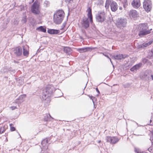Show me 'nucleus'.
I'll use <instances>...</instances> for the list:
<instances>
[{
    "label": "nucleus",
    "instance_id": "nucleus-1",
    "mask_svg": "<svg viewBox=\"0 0 153 153\" xmlns=\"http://www.w3.org/2000/svg\"><path fill=\"white\" fill-rule=\"evenodd\" d=\"M65 15L64 11L62 10H57L53 14V22L57 25H59L62 21Z\"/></svg>",
    "mask_w": 153,
    "mask_h": 153
},
{
    "label": "nucleus",
    "instance_id": "nucleus-2",
    "mask_svg": "<svg viewBox=\"0 0 153 153\" xmlns=\"http://www.w3.org/2000/svg\"><path fill=\"white\" fill-rule=\"evenodd\" d=\"M138 29L139 32L138 34L141 37L150 33L152 30V29H149L147 24H141L140 25Z\"/></svg>",
    "mask_w": 153,
    "mask_h": 153
},
{
    "label": "nucleus",
    "instance_id": "nucleus-3",
    "mask_svg": "<svg viewBox=\"0 0 153 153\" xmlns=\"http://www.w3.org/2000/svg\"><path fill=\"white\" fill-rule=\"evenodd\" d=\"M96 18L97 22L101 23H102L105 19V12L102 11L98 12L96 15Z\"/></svg>",
    "mask_w": 153,
    "mask_h": 153
},
{
    "label": "nucleus",
    "instance_id": "nucleus-4",
    "mask_svg": "<svg viewBox=\"0 0 153 153\" xmlns=\"http://www.w3.org/2000/svg\"><path fill=\"white\" fill-rule=\"evenodd\" d=\"M143 7L145 10L148 12L152 8V2L150 0H145L143 2Z\"/></svg>",
    "mask_w": 153,
    "mask_h": 153
},
{
    "label": "nucleus",
    "instance_id": "nucleus-5",
    "mask_svg": "<svg viewBox=\"0 0 153 153\" xmlns=\"http://www.w3.org/2000/svg\"><path fill=\"white\" fill-rule=\"evenodd\" d=\"M127 20L125 19L118 18L117 20V25L120 28H123L126 26Z\"/></svg>",
    "mask_w": 153,
    "mask_h": 153
},
{
    "label": "nucleus",
    "instance_id": "nucleus-6",
    "mask_svg": "<svg viewBox=\"0 0 153 153\" xmlns=\"http://www.w3.org/2000/svg\"><path fill=\"white\" fill-rule=\"evenodd\" d=\"M39 4L38 2L35 1L31 7V10L32 12L35 14H38L39 12Z\"/></svg>",
    "mask_w": 153,
    "mask_h": 153
},
{
    "label": "nucleus",
    "instance_id": "nucleus-7",
    "mask_svg": "<svg viewBox=\"0 0 153 153\" xmlns=\"http://www.w3.org/2000/svg\"><path fill=\"white\" fill-rule=\"evenodd\" d=\"M82 26L85 29H86L89 27V19L84 17L83 18L81 22Z\"/></svg>",
    "mask_w": 153,
    "mask_h": 153
},
{
    "label": "nucleus",
    "instance_id": "nucleus-8",
    "mask_svg": "<svg viewBox=\"0 0 153 153\" xmlns=\"http://www.w3.org/2000/svg\"><path fill=\"white\" fill-rule=\"evenodd\" d=\"M107 142H109L111 144H115L119 141V139L114 137L107 136L106 138Z\"/></svg>",
    "mask_w": 153,
    "mask_h": 153
},
{
    "label": "nucleus",
    "instance_id": "nucleus-9",
    "mask_svg": "<svg viewBox=\"0 0 153 153\" xmlns=\"http://www.w3.org/2000/svg\"><path fill=\"white\" fill-rule=\"evenodd\" d=\"M14 52L16 56H21L22 53V48L20 47H16L14 50Z\"/></svg>",
    "mask_w": 153,
    "mask_h": 153
},
{
    "label": "nucleus",
    "instance_id": "nucleus-10",
    "mask_svg": "<svg viewBox=\"0 0 153 153\" xmlns=\"http://www.w3.org/2000/svg\"><path fill=\"white\" fill-rule=\"evenodd\" d=\"M111 8L112 11L115 12L117 9L118 7L117 3L113 0H110Z\"/></svg>",
    "mask_w": 153,
    "mask_h": 153
},
{
    "label": "nucleus",
    "instance_id": "nucleus-11",
    "mask_svg": "<svg viewBox=\"0 0 153 153\" xmlns=\"http://www.w3.org/2000/svg\"><path fill=\"white\" fill-rule=\"evenodd\" d=\"M94 49V48L85 47L81 48H79L78 49V51L80 53H84L88 51H91Z\"/></svg>",
    "mask_w": 153,
    "mask_h": 153
},
{
    "label": "nucleus",
    "instance_id": "nucleus-12",
    "mask_svg": "<svg viewBox=\"0 0 153 153\" xmlns=\"http://www.w3.org/2000/svg\"><path fill=\"white\" fill-rule=\"evenodd\" d=\"M48 88L47 87L44 89L43 90L42 98L45 101H47V99L48 98Z\"/></svg>",
    "mask_w": 153,
    "mask_h": 153
},
{
    "label": "nucleus",
    "instance_id": "nucleus-13",
    "mask_svg": "<svg viewBox=\"0 0 153 153\" xmlns=\"http://www.w3.org/2000/svg\"><path fill=\"white\" fill-rule=\"evenodd\" d=\"M60 33V30L54 29H48V33L51 35L58 34Z\"/></svg>",
    "mask_w": 153,
    "mask_h": 153
},
{
    "label": "nucleus",
    "instance_id": "nucleus-14",
    "mask_svg": "<svg viewBox=\"0 0 153 153\" xmlns=\"http://www.w3.org/2000/svg\"><path fill=\"white\" fill-rule=\"evenodd\" d=\"M129 15L130 17L135 18L138 16V13L136 10H131L130 11Z\"/></svg>",
    "mask_w": 153,
    "mask_h": 153
},
{
    "label": "nucleus",
    "instance_id": "nucleus-15",
    "mask_svg": "<svg viewBox=\"0 0 153 153\" xmlns=\"http://www.w3.org/2000/svg\"><path fill=\"white\" fill-rule=\"evenodd\" d=\"M25 97V95H21L19 97L18 99L16 100L15 102L17 103H21L23 102V99Z\"/></svg>",
    "mask_w": 153,
    "mask_h": 153
},
{
    "label": "nucleus",
    "instance_id": "nucleus-16",
    "mask_svg": "<svg viewBox=\"0 0 153 153\" xmlns=\"http://www.w3.org/2000/svg\"><path fill=\"white\" fill-rule=\"evenodd\" d=\"M131 5L134 8H138L140 6L139 0H133L131 3Z\"/></svg>",
    "mask_w": 153,
    "mask_h": 153
},
{
    "label": "nucleus",
    "instance_id": "nucleus-17",
    "mask_svg": "<svg viewBox=\"0 0 153 153\" xmlns=\"http://www.w3.org/2000/svg\"><path fill=\"white\" fill-rule=\"evenodd\" d=\"M87 11L88 12V17L90 19V21L91 23H92L93 22V20L91 8L90 7H88L87 10Z\"/></svg>",
    "mask_w": 153,
    "mask_h": 153
},
{
    "label": "nucleus",
    "instance_id": "nucleus-18",
    "mask_svg": "<svg viewBox=\"0 0 153 153\" xmlns=\"http://www.w3.org/2000/svg\"><path fill=\"white\" fill-rule=\"evenodd\" d=\"M142 64L139 63L137 64L130 69V70L132 71H136L137 70L139 69L142 66Z\"/></svg>",
    "mask_w": 153,
    "mask_h": 153
},
{
    "label": "nucleus",
    "instance_id": "nucleus-19",
    "mask_svg": "<svg viewBox=\"0 0 153 153\" xmlns=\"http://www.w3.org/2000/svg\"><path fill=\"white\" fill-rule=\"evenodd\" d=\"M112 57L114 59L120 60L125 58L126 57H124V56L122 54H119L113 56Z\"/></svg>",
    "mask_w": 153,
    "mask_h": 153
},
{
    "label": "nucleus",
    "instance_id": "nucleus-20",
    "mask_svg": "<svg viewBox=\"0 0 153 153\" xmlns=\"http://www.w3.org/2000/svg\"><path fill=\"white\" fill-rule=\"evenodd\" d=\"M150 74L146 72L143 76V79L144 80H148L150 79Z\"/></svg>",
    "mask_w": 153,
    "mask_h": 153
},
{
    "label": "nucleus",
    "instance_id": "nucleus-21",
    "mask_svg": "<svg viewBox=\"0 0 153 153\" xmlns=\"http://www.w3.org/2000/svg\"><path fill=\"white\" fill-rule=\"evenodd\" d=\"M48 140H44L42 141L41 144L43 146L45 147L46 148H48Z\"/></svg>",
    "mask_w": 153,
    "mask_h": 153
},
{
    "label": "nucleus",
    "instance_id": "nucleus-22",
    "mask_svg": "<svg viewBox=\"0 0 153 153\" xmlns=\"http://www.w3.org/2000/svg\"><path fill=\"white\" fill-rule=\"evenodd\" d=\"M23 55L27 57L29 54V51L24 48V46L23 47Z\"/></svg>",
    "mask_w": 153,
    "mask_h": 153
},
{
    "label": "nucleus",
    "instance_id": "nucleus-23",
    "mask_svg": "<svg viewBox=\"0 0 153 153\" xmlns=\"http://www.w3.org/2000/svg\"><path fill=\"white\" fill-rule=\"evenodd\" d=\"M64 50L65 53H66L67 54H69L71 49L69 47H66L64 48Z\"/></svg>",
    "mask_w": 153,
    "mask_h": 153
},
{
    "label": "nucleus",
    "instance_id": "nucleus-24",
    "mask_svg": "<svg viewBox=\"0 0 153 153\" xmlns=\"http://www.w3.org/2000/svg\"><path fill=\"white\" fill-rule=\"evenodd\" d=\"M36 30L39 31L45 32L46 31V29L45 28H44L42 26H40L39 27L36 28Z\"/></svg>",
    "mask_w": 153,
    "mask_h": 153
},
{
    "label": "nucleus",
    "instance_id": "nucleus-25",
    "mask_svg": "<svg viewBox=\"0 0 153 153\" xmlns=\"http://www.w3.org/2000/svg\"><path fill=\"white\" fill-rule=\"evenodd\" d=\"M148 45L147 43H144L142 45H140L138 46V48H144L145 47H147Z\"/></svg>",
    "mask_w": 153,
    "mask_h": 153
},
{
    "label": "nucleus",
    "instance_id": "nucleus-26",
    "mask_svg": "<svg viewBox=\"0 0 153 153\" xmlns=\"http://www.w3.org/2000/svg\"><path fill=\"white\" fill-rule=\"evenodd\" d=\"M110 0H106V1L105 7L106 9H107L109 7L110 3Z\"/></svg>",
    "mask_w": 153,
    "mask_h": 153
},
{
    "label": "nucleus",
    "instance_id": "nucleus-27",
    "mask_svg": "<svg viewBox=\"0 0 153 153\" xmlns=\"http://www.w3.org/2000/svg\"><path fill=\"white\" fill-rule=\"evenodd\" d=\"M54 87L53 86H52L51 87H50L48 86V91H49V93L51 94L53 93L54 91ZM49 94V91H48V95Z\"/></svg>",
    "mask_w": 153,
    "mask_h": 153
},
{
    "label": "nucleus",
    "instance_id": "nucleus-28",
    "mask_svg": "<svg viewBox=\"0 0 153 153\" xmlns=\"http://www.w3.org/2000/svg\"><path fill=\"white\" fill-rule=\"evenodd\" d=\"M123 6L124 8H126L128 5V2L127 0H123Z\"/></svg>",
    "mask_w": 153,
    "mask_h": 153
},
{
    "label": "nucleus",
    "instance_id": "nucleus-29",
    "mask_svg": "<svg viewBox=\"0 0 153 153\" xmlns=\"http://www.w3.org/2000/svg\"><path fill=\"white\" fill-rule=\"evenodd\" d=\"M5 131L4 127V126L0 127V134L3 133Z\"/></svg>",
    "mask_w": 153,
    "mask_h": 153
},
{
    "label": "nucleus",
    "instance_id": "nucleus-30",
    "mask_svg": "<svg viewBox=\"0 0 153 153\" xmlns=\"http://www.w3.org/2000/svg\"><path fill=\"white\" fill-rule=\"evenodd\" d=\"M88 96L92 100L94 104V100H95L96 98L95 97H93L92 96H90L89 95Z\"/></svg>",
    "mask_w": 153,
    "mask_h": 153
},
{
    "label": "nucleus",
    "instance_id": "nucleus-31",
    "mask_svg": "<svg viewBox=\"0 0 153 153\" xmlns=\"http://www.w3.org/2000/svg\"><path fill=\"white\" fill-rule=\"evenodd\" d=\"M27 21V19L26 17H24L22 18V22L23 23H25Z\"/></svg>",
    "mask_w": 153,
    "mask_h": 153
},
{
    "label": "nucleus",
    "instance_id": "nucleus-32",
    "mask_svg": "<svg viewBox=\"0 0 153 153\" xmlns=\"http://www.w3.org/2000/svg\"><path fill=\"white\" fill-rule=\"evenodd\" d=\"M48 4V1L47 0H45L43 4V5L44 7H47Z\"/></svg>",
    "mask_w": 153,
    "mask_h": 153
},
{
    "label": "nucleus",
    "instance_id": "nucleus-33",
    "mask_svg": "<svg viewBox=\"0 0 153 153\" xmlns=\"http://www.w3.org/2000/svg\"><path fill=\"white\" fill-rule=\"evenodd\" d=\"M73 0H66V3L69 4L70 3H72L73 2Z\"/></svg>",
    "mask_w": 153,
    "mask_h": 153
},
{
    "label": "nucleus",
    "instance_id": "nucleus-34",
    "mask_svg": "<svg viewBox=\"0 0 153 153\" xmlns=\"http://www.w3.org/2000/svg\"><path fill=\"white\" fill-rule=\"evenodd\" d=\"M12 125V124L10 125V130L11 131H15V128L14 127H11V126Z\"/></svg>",
    "mask_w": 153,
    "mask_h": 153
},
{
    "label": "nucleus",
    "instance_id": "nucleus-35",
    "mask_svg": "<svg viewBox=\"0 0 153 153\" xmlns=\"http://www.w3.org/2000/svg\"><path fill=\"white\" fill-rule=\"evenodd\" d=\"M134 150L136 153H141L140 152L138 149L135 148L134 149Z\"/></svg>",
    "mask_w": 153,
    "mask_h": 153
},
{
    "label": "nucleus",
    "instance_id": "nucleus-36",
    "mask_svg": "<svg viewBox=\"0 0 153 153\" xmlns=\"http://www.w3.org/2000/svg\"><path fill=\"white\" fill-rule=\"evenodd\" d=\"M10 108L12 110H14L17 108L16 106H11Z\"/></svg>",
    "mask_w": 153,
    "mask_h": 153
},
{
    "label": "nucleus",
    "instance_id": "nucleus-37",
    "mask_svg": "<svg viewBox=\"0 0 153 153\" xmlns=\"http://www.w3.org/2000/svg\"><path fill=\"white\" fill-rule=\"evenodd\" d=\"M148 150L149 151L152 152V149L150 147L148 149Z\"/></svg>",
    "mask_w": 153,
    "mask_h": 153
},
{
    "label": "nucleus",
    "instance_id": "nucleus-38",
    "mask_svg": "<svg viewBox=\"0 0 153 153\" xmlns=\"http://www.w3.org/2000/svg\"><path fill=\"white\" fill-rule=\"evenodd\" d=\"M152 43V41H150L148 42H147V43L148 45H150Z\"/></svg>",
    "mask_w": 153,
    "mask_h": 153
},
{
    "label": "nucleus",
    "instance_id": "nucleus-39",
    "mask_svg": "<svg viewBox=\"0 0 153 153\" xmlns=\"http://www.w3.org/2000/svg\"><path fill=\"white\" fill-rule=\"evenodd\" d=\"M96 91L98 93V94H100V92L98 88H96Z\"/></svg>",
    "mask_w": 153,
    "mask_h": 153
},
{
    "label": "nucleus",
    "instance_id": "nucleus-40",
    "mask_svg": "<svg viewBox=\"0 0 153 153\" xmlns=\"http://www.w3.org/2000/svg\"><path fill=\"white\" fill-rule=\"evenodd\" d=\"M82 33H85V31L84 30H82Z\"/></svg>",
    "mask_w": 153,
    "mask_h": 153
},
{
    "label": "nucleus",
    "instance_id": "nucleus-41",
    "mask_svg": "<svg viewBox=\"0 0 153 153\" xmlns=\"http://www.w3.org/2000/svg\"><path fill=\"white\" fill-rule=\"evenodd\" d=\"M150 76L152 78V79L153 80V74L151 75Z\"/></svg>",
    "mask_w": 153,
    "mask_h": 153
},
{
    "label": "nucleus",
    "instance_id": "nucleus-42",
    "mask_svg": "<svg viewBox=\"0 0 153 153\" xmlns=\"http://www.w3.org/2000/svg\"><path fill=\"white\" fill-rule=\"evenodd\" d=\"M65 24H66L65 23H64L63 24V27H65Z\"/></svg>",
    "mask_w": 153,
    "mask_h": 153
},
{
    "label": "nucleus",
    "instance_id": "nucleus-43",
    "mask_svg": "<svg viewBox=\"0 0 153 153\" xmlns=\"http://www.w3.org/2000/svg\"><path fill=\"white\" fill-rule=\"evenodd\" d=\"M101 142V141L100 140L98 142V143H100V142Z\"/></svg>",
    "mask_w": 153,
    "mask_h": 153
},
{
    "label": "nucleus",
    "instance_id": "nucleus-44",
    "mask_svg": "<svg viewBox=\"0 0 153 153\" xmlns=\"http://www.w3.org/2000/svg\"><path fill=\"white\" fill-rule=\"evenodd\" d=\"M109 59H110V61H111V63H112V62H111V59H110V58H109Z\"/></svg>",
    "mask_w": 153,
    "mask_h": 153
},
{
    "label": "nucleus",
    "instance_id": "nucleus-45",
    "mask_svg": "<svg viewBox=\"0 0 153 153\" xmlns=\"http://www.w3.org/2000/svg\"><path fill=\"white\" fill-rule=\"evenodd\" d=\"M152 121V120H150V123H151V122Z\"/></svg>",
    "mask_w": 153,
    "mask_h": 153
},
{
    "label": "nucleus",
    "instance_id": "nucleus-46",
    "mask_svg": "<svg viewBox=\"0 0 153 153\" xmlns=\"http://www.w3.org/2000/svg\"><path fill=\"white\" fill-rule=\"evenodd\" d=\"M48 115H49L50 117H51V116L50 115L49 113H48Z\"/></svg>",
    "mask_w": 153,
    "mask_h": 153
},
{
    "label": "nucleus",
    "instance_id": "nucleus-47",
    "mask_svg": "<svg viewBox=\"0 0 153 153\" xmlns=\"http://www.w3.org/2000/svg\"><path fill=\"white\" fill-rule=\"evenodd\" d=\"M150 125H152V124H150Z\"/></svg>",
    "mask_w": 153,
    "mask_h": 153
},
{
    "label": "nucleus",
    "instance_id": "nucleus-48",
    "mask_svg": "<svg viewBox=\"0 0 153 153\" xmlns=\"http://www.w3.org/2000/svg\"><path fill=\"white\" fill-rule=\"evenodd\" d=\"M34 0H33V1H34Z\"/></svg>",
    "mask_w": 153,
    "mask_h": 153
},
{
    "label": "nucleus",
    "instance_id": "nucleus-49",
    "mask_svg": "<svg viewBox=\"0 0 153 153\" xmlns=\"http://www.w3.org/2000/svg\"><path fill=\"white\" fill-rule=\"evenodd\" d=\"M120 1H121V0H119Z\"/></svg>",
    "mask_w": 153,
    "mask_h": 153
}]
</instances>
